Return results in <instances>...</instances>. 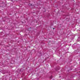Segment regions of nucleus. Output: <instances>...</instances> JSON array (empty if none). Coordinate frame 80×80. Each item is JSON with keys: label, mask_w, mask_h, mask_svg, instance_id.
I'll return each instance as SVG.
<instances>
[{"label": "nucleus", "mask_w": 80, "mask_h": 80, "mask_svg": "<svg viewBox=\"0 0 80 80\" xmlns=\"http://www.w3.org/2000/svg\"><path fill=\"white\" fill-rule=\"evenodd\" d=\"M28 5L29 6H32V4H29Z\"/></svg>", "instance_id": "f257e3e1"}, {"label": "nucleus", "mask_w": 80, "mask_h": 80, "mask_svg": "<svg viewBox=\"0 0 80 80\" xmlns=\"http://www.w3.org/2000/svg\"><path fill=\"white\" fill-rule=\"evenodd\" d=\"M50 78H52V76H51V77H50Z\"/></svg>", "instance_id": "f03ea898"}, {"label": "nucleus", "mask_w": 80, "mask_h": 80, "mask_svg": "<svg viewBox=\"0 0 80 80\" xmlns=\"http://www.w3.org/2000/svg\"><path fill=\"white\" fill-rule=\"evenodd\" d=\"M54 29H55V28H53V30H54Z\"/></svg>", "instance_id": "7ed1b4c3"}]
</instances>
